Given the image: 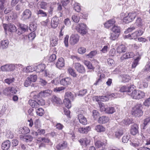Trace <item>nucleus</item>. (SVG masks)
Here are the masks:
<instances>
[{
  "instance_id": "nucleus-1",
  "label": "nucleus",
  "mask_w": 150,
  "mask_h": 150,
  "mask_svg": "<svg viewBox=\"0 0 150 150\" xmlns=\"http://www.w3.org/2000/svg\"><path fill=\"white\" fill-rule=\"evenodd\" d=\"M137 14L136 11L129 13L128 14L123 13L120 14V18L123 22L129 23L134 20Z\"/></svg>"
},
{
  "instance_id": "nucleus-2",
  "label": "nucleus",
  "mask_w": 150,
  "mask_h": 150,
  "mask_svg": "<svg viewBox=\"0 0 150 150\" xmlns=\"http://www.w3.org/2000/svg\"><path fill=\"white\" fill-rule=\"evenodd\" d=\"M133 85V89L129 93V95L133 99L139 100L144 98L145 96V93L140 90H137L134 88Z\"/></svg>"
},
{
  "instance_id": "nucleus-3",
  "label": "nucleus",
  "mask_w": 150,
  "mask_h": 150,
  "mask_svg": "<svg viewBox=\"0 0 150 150\" xmlns=\"http://www.w3.org/2000/svg\"><path fill=\"white\" fill-rule=\"evenodd\" d=\"M142 105L141 103H138L132 107L131 111L132 114L136 117H140L143 115L142 111Z\"/></svg>"
},
{
  "instance_id": "nucleus-4",
  "label": "nucleus",
  "mask_w": 150,
  "mask_h": 150,
  "mask_svg": "<svg viewBox=\"0 0 150 150\" xmlns=\"http://www.w3.org/2000/svg\"><path fill=\"white\" fill-rule=\"evenodd\" d=\"M3 27L6 33L7 31L12 33L16 30V27L13 24L11 23L8 24H4Z\"/></svg>"
},
{
  "instance_id": "nucleus-5",
  "label": "nucleus",
  "mask_w": 150,
  "mask_h": 150,
  "mask_svg": "<svg viewBox=\"0 0 150 150\" xmlns=\"http://www.w3.org/2000/svg\"><path fill=\"white\" fill-rule=\"evenodd\" d=\"M52 92V91L49 89L42 91L39 93L38 95H34L33 96V98H38V96L45 97L50 96Z\"/></svg>"
},
{
  "instance_id": "nucleus-6",
  "label": "nucleus",
  "mask_w": 150,
  "mask_h": 150,
  "mask_svg": "<svg viewBox=\"0 0 150 150\" xmlns=\"http://www.w3.org/2000/svg\"><path fill=\"white\" fill-rule=\"evenodd\" d=\"M76 30L77 31L82 35H84L86 33V25L83 23H80L77 26Z\"/></svg>"
},
{
  "instance_id": "nucleus-7",
  "label": "nucleus",
  "mask_w": 150,
  "mask_h": 150,
  "mask_svg": "<svg viewBox=\"0 0 150 150\" xmlns=\"http://www.w3.org/2000/svg\"><path fill=\"white\" fill-rule=\"evenodd\" d=\"M79 36L77 34H72L70 37L69 43L72 45L76 44L79 40Z\"/></svg>"
},
{
  "instance_id": "nucleus-8",
  "label": "nucleus",
  "mask_w": 150,
  "mask_h": 150,
  "mask_svg": "<svg viewBox=\"0 0 150 150\" xmlns=\"http://www.w3.org/2000/svg\"><path fill=\"white\" fill-rule=\"evenodd\" d=\"M32 15L31 11L29 9L25 10L23 13L22 16V19L26 20L30 19Z\"/></svg>"
},
{
  "instance_id": "nucleus-9",
  "label": "nucleus",
  "mask_w": 150,
  "mask_h": 150,
  "mask_svg": "<svg viewBox=\"0 0 150 150\" xmlns=\"http://www.w3.org/2000/svg\"><path fill=\"white\" fill-rule=\"evenodd\" d=\"M75 68L79 73H83L85 71V69L83 66L79 63L74 64Z\"/></svg>"
},
{
  "instance_id": "nucleus-10",
  "label": "nucleus",
  "mask_w": 150,
  "mask_h": 150,
  "mask_svg": "<svg viewBox=\"0 0 150 150\" xmlns=\"http://www.w3.org/2000/svg\"><path fill=\"white\" fill-rule=\"evenodd\" d=\"M72 80L70 77H66L61 79L60 81V83L65 86H67L71 84Z\"/></svg>"
},
{
  "instance_id": "nucleus-11",
  "label": "nucleus",
  "mask_w": 150,
  "mask_h": 150,
  "mask_svg": "<svg viewBox=\"0 0 150 150\" xmlns=\"http://www.w3.org/2000/svg\"><path fill=\"white\" fill-rule=\"evenodd\" d=\"M64 60L62 57L59 58L55 64L56 67L59 69L63 67L64 66Z\"/></svg>"
},
{
  "instance_id": "nucleus-12",
  "label": "nucleus",
  "mask_w": 150,
  "mask_h": 150,
  "mask_svg": "<svg viewBox=\"0 0 150 150\" xmlns=\"http://www.w3.org/2000/svg\"><path fill=\"white\" fill-rule=\"evenodd\" d=\"M133 89V85H131L129 86H123L121 87L120 88V91L122 92H127L129 95V93L130 91Z\"/></svg>"
},
{
  "instance_id": "nucleus-13",
  "label": "nucleus",
  "mask_w": 150,
  "mask_h": 150,
  "mask_svg": "<svg viewBox=\"0 0 150 150\" xmlns=\"http://www.w3.org/2000/svg\"><path fill=\"white\" fill-rule=\"evenodd\" d=\"M19 138L20 139L24 142H31L33 139V137L30 135H20Z\"/></svg>"
},
{
  "instance_id": "nucleus-14",
  "label": "nucleus",
  "mask_w": 150,
  "mask_h": 150,
  "mask_svg": "<svg viewBox=\"0 0 150 150\" xmlns=\"http://www.w3.org/2000/svg\"><path fill=\"white\" fill-rule=\"evenodd\" d=\"M134 55V54L132 52H129L124 54L120 57V59L122 61L125 59H128L129 58L133 57Z\"/></svg>"
},
{
  "instance_id": "nucleus-15",
  "label": "nucleus",
  "mask_w": 150,
  "mask_h": 150,
  "mask_svg": "<svg viewBox=\"0 0 150 150\" xmlns=\"http://www.w3.org/2000/svg\"><path fill=\"white\" fill-rule=\"evenodd\" d=\"M9 44V41L8 40H0V49L4 50L7 48Z\"/></svg>"
},
{
  "instance_id": "nucleus-16",
  "label": "nucleus",
  "mask_w": 150,
  "mask_h": 150,
  "mask_svg": "<svg viewBox=\"0 0 150 150\" xmlns=\"http://www.w3.org/2000/svg\"><path fill=\"white\" fill-rule=\"evenodd\" d=\"M139 127L138 125L134 124L131 126L130 130V133L133 135H135L138 132Z\"/></svg>"
},
{
  "instance_id": "nucleus-17",
  "label": "nucleus",
  "mask_w": 150,
  "mask_h": 150,
  "mask_svg": "<svg viewBox=\"0 0 150 150\" xmlns=\"http://www.w3.org/2000/svg\"><path fill=\"white\" fill-rule=\"evenodd\" d=\"M79 141L81 145L87 146L90 144L91 141L90 139L85 138L81 139Z\"/></svg>"
},
{
  "instance_id": "nucleus-18",
  "label": "nucleus",
  "mask_w": 150,
  "mask_h": 150,
  "mask_svg": "<svg viewBox=\"0 0 150 150\" xmlns=\"http://www.w3.org/2000/svg\"><path fill=\"white\" fill-rule=\"evenodd\" d=\"M51 101L54 105L57 106L60 105L62 103L61 99L55 96H54L52 97Z\"/></svg>"
},
{
  "instance_id": "nucleus-19",
  "label": "nucleus",
  "mask_w": 150,
  "mask_h": 150,
  "mask_svg": "<svg viewBox=\"0 0 150 150\" xmlns=\"http://www.w3.org/2000/svg\"><path fill=\"white\" fill-rule=\"evenodd\" d=\"M144 32L143 30H138L135 31L131 34L132 39H136L137 37L142 35Z\"/></svg>"
},
{
  "instance_id": "nucleus-20",
  "label": "nucleus",
  "mask_w": 150,
  "mask_h": 150,
  "mask_svg": "<svg viewBox=\"0 0 150 150\" xmlns=\"http://www.w3.org/2000/svg\"><path fill=\"white\" fill-rule=\"evenodd\" d=\"M59 23V20L57 17H53L51 21V25L52 27L53 28H56Z\"/></svg>"
},
{
  "instance_id": "nucleus-21",
  "label": "nucleus",
  "mask_w": 150,
  "mask_h": 150,
  "mask_svg": "<svg viewBox=\"0 0 150 150\" xmlns=\"http://www.w3.org/2000/svg\"><path fill=\"white\" fill-rule=\"evenodd\" d=\"M11 146V142L7 140L3 142L1 145V148L3 150H8Z\"/></svg>"
},
{
  "instance_id": "nucleus-22",
  "label": "nucleus",
  "mask_w": 150,
  "mask_h": 150,
  "mask_svg": "<svg viewBox=\"0 0 150 150\" xmlns=\"http://www.w3.org/2000/svg\"><path fill=\"white\" fill-rule=\"evenodd\" d=\"M91 128L90 126L85 127H80L78 128V131L81 133L87 134L90 130Z\"/></svg>"
},
{
  "instance_id": "nucleus-23",
  "label": "nucleus",
  "mask_w": 150,
  "mask_h": 150,
  "mask_svg": "<svg viewBox=\"0 0 150 150\" xmlns=\"http://www.w3.org/2000/svg\"><path fill=\"white\" fill-rule=\"evenodd\" d=\"M78 119L79 122L83 125H86L87 124V120L86 118L81 114L78 115Z\"/></svg>"
},
{
  "instance_id": "nucleus-24",
  "label": "nucleus",
  "mask_w": 150,
  "mask_h": 150,
  "mask_svg": "<svg viewBox=\"0 0 150 150\" xmlns=\"http://www.w3.org/2000/svg\"><path fill=\"white\" fill-rule=\"evenodd\" d=\"M30 131V130L28 127H24L20 128L18 132L20 134H25L28 133Z\"/></svg>"
},
{
  "instance_id": "nucleus-25",
  "label": "nucleus",
  "mask_w": 150,
  "mask_h": 150,
  "mask_svg": "<svg viewBox=\"0 0 150 150\" xmlns=\"http://www.w3.org/2000/svg\"><path fill=\"white\" fill-rule=\"evenodd\" d=\"M120 76L121 77V81L122 82L125 83L128 82L131 80L130 77L127 74L121 75Z\"/></svg>"
},
{
  "instance_id": "nucleus-26",
  "label": "nucleus",
  "mask_w": 150,
  "mask_h": 150,
  "mask_svg": "<svg viewBox=\"0 0 150 150\" xmlns=\"http://www.w3.org/2000/svg\"><path fill=\"white\" fill-rule=\"evenodd\" d=\"M109 120V118L105 116H103L100 117L98 121V122L100 124H105L107 123Z\"/></svg>"
},
{
  "instance_id": "nucleus-27",
  "label": "nucleus",
  "mask_w": 150,
  "mask_h": 150,
  "mask_svg": "<svg viewBox=\"0 0 150 150\" xmlns=\"http://www.w3.org/2000/svg\"><path fill=\"white\" fill-rule=\"evenodd\" d=\"M67 144L66 142H63L58 144L56 146V148L58 150L65 149L67 147Z\"/></svg>"
},
{
  "instance_id": "nucleus-28",
  "label": "nucleus",
  "mask_w": 150,
  "mask_h": 150,
  "mask_svg": "<svg viewBox=\"0 0 150 150\" xmlns=\"http://www.w3.org/2000/svg\"><path fill=\"white\" fill-rule=\"evenodd\" d=\"M115 21L114 19H112L109 20L106 22L104 24V26L107 28H109V27L115 23Z\"/></svg>"
},
{
  "instance_id": "nucleus-29",
  "label": "nucleus",
  "mask_w": 150,
  "mask_h": 150,
  "mask_svg": "<svg viewBox=\"0 0 150 150\" xmlns=\"http://www.w3.org/2000/svg\"><path fill=\"white\" fill-rule=\"evenodd\" d=\"M95 130L98 132H104L105 129V127L102 125H98L96 126L95 128Z\"/></svg>"
},
{
  "instance_id": "nucleus-30",
  "label": "nucleus",
  "mask_w": 150,
  "mask_h": 150,
  "mask_svg": "<svg viewBox=\"0 0 150 150\" xmlns=\"http://www.w3.org/2000/svg\"><path fill=\"white\" fill-rule=\"evenodd\" d=\"M133 122V120L132 118H125L122 121V123L124 125H128Z\"/></svg>"
},
{
  "instance_id": "nucleus-31",
  "label": "nucleus",
  "mask_w": 150,
  "mask_h": 150,
  "mask_svg": "<svg viewBox=\"0 0 150 150\" xmlns=\"http://www.w3.org/2000/svg\"><path fill=\"white\" fill-rule=\"evenodd\" d=\"M134 24L137 27H140L144 24V22L140 18L138 17L136 19Z\"/></svg>"
},
{
  "instance_id": "nucleus-32",
  "label": "nucleus",
  "mask_w": 150,
  "mask_h": 150,
  "mask_svg": "<svg viewBox=\"0 0 150 150\" xmlns=\"http://www.w3.org/2000/svg\"><path fill=\"white\" fill-rule=\"evenodd\" d=\"M35 68L34 67L32 66H27L26 68L23 69V71L26 72H30L35 71Z\"/></svg>"
},
{
  "instance_id": "nucleus-33",
  "label": "nucleus",
  "mask_w": 150,
  "mask_h": 150,
  "mask_svg": "<svg viewBox=\"0 0 150 150\" xmlns=\"http://www.w3.org/2000/svg\"><path fill=\"white\" fill-rule=\"evenodd\" d=\"M29 105L33 108H36L39 107V105L37 102L33 100H30L29 101Z\"/></svg>"
},
{
  "instance_id": "nucleus-34",
  "label": "nucleus",
  "mask_w": 150,
  "mask_h": 150,
  "mask_svg": "<svg viewBox=\"0 0 150 150\" xmlns=\"http://www.w3.org/2000/svg\"><path fill=\"white\" fill-rule=\"evenodd\" d=\"M64 104L65 107L68 109L71 108V102L68 98H65L64 99Z\"/></svg>"
},
{
  "instance_id": "nucleus-35",
  "label": "nucleus",
  "mask_w": 150,
  "mask_h": 150,
  "mask_svg": "<svg viewBox=\"0 0 150 150\" xmlns=\"http://www.w3.org/2000/svg\"><path fill=\"white\" fill-rule=\"evenodd\" d=\"M126 50V47L123 45H121L119 46L117 49V52L121 53L125 52Z\"/></svg>"
},
{
  "instance_id": "nucleus-36",
  "label": "nucleus",
  "mask_w": 150,
  "mask_h": 150,
  "mask_svg": "<svg viewBox=\"0 0 150 150\" xmlns=\"http://www.w3.org/2000/svg\"><path fill=\"white\" fill-rule=\"evenodd\" d=\"M142 141L141 140H139L137 142L134 141L130 143L131 145L134 147H136L141 146L142 144Z\"/></svg>"
},
{
  "instance_id": "nucleus-37",
  "label": "nucleus",
  "mask_w": 150,
  "mask_h": 150,
  "mask_svg": "<svg viewBox=\"0 0 150 150\" xmlns=\"http://www.w3.org/2000/svg\"><path fill=\"white\" fill-rule=\"evenodd\" d=\"M8 2L7 0H1L0 1V8L2 9L8 6Z\"/></svg>"
},
{
  "instance_id": "nucleus-38",
  "label": "nucleus",
  "mask_w": 150,
  "mask_h": 150,
  "mask_svg": "<svg viewBox=\"0 0 150 150\" xmlns=\"http://www.w3.org/2000/svg\"><path fill=\"white\" fill-rule=\"evenodd\" d=\"M58 41V38L56 36H54L52 37V39L50 41V45L52 46H56L57 44Z\"/></svg>"
},
{
  "instance_id": "nucleus-39",
  "label": "nucleus",
  "mask_w": 150,
  "mask_h": 150,
  "mask_svg": "<svg viewBox=\"0 0 150 150\" xmlns=\"http://www.w3.org/2000/svg\"><path fill=\"white\" fill-rule=\"evenodd\" d=\"M106 109L105 113L108 114H112L115 111V108L112 107H107Z\"/></svg>"
},
{
  "instance_id": "nucleus-40",
  "label": "nucleus",
  "mask_w": 150,
  "mask_h": 150,
  "mask_svg": "<svg viewBox=\"0 0 150 150\" xmlns=\"http://www.w3.org/2000/svg\"><path fill=\"white\" fill-rule=\"evenodd\" d=\"M83 63L88 69L92 70L94 69V67L93 66L92 64L89 61L85 60Z\"/></svg>"
},
{
  "instance_id": "nucleus-41",
  "label": "nucleus",
  "mask_w": 150,
  "mask_h": 150,
  "mask_svg": "<svg viewBox=\"0 0 150 150\" xmlns=\"http://www.w3.org/2000/svg\"><path fill=\"white\" fill-rule=\"evenodd\" d=\"M123 134V133L122 130L118 129L115 132L114 135L116 138L119 139Z\"/></svg>"
},
{
  "instance_id": "nucleus-42",
  "label": "nucleus",
  "mask_w": 150,
  "mask_h": 150,
  "mask_svg": "<svg viewBox=\"0 0 150 150\" xmlns=\"http://www.w3.org/2000/svg\"><path fill=\"white\" fill-rule=\"evenodd\" d=\"M17 18V14L16 13L12 12L8 17L9 19L11 20L12 21H14Z\"/></svg>"
},
{
  "instance_id": "nucleus-43",
  "label": "nucleus",
  "mask_w": 150,
  "mask_h": 150,
  "mask_svg": "<svg viewBox=\"0 0 150 150\" xmlns=\"http://www.w3.org/2000/svg\"><path fill=\"white\" fill-rule=\"evenodd\" d=\"M37 71L38 72L43 71L45 68V65L43 64H41L38 65L37 67Z\"/></svg>"
},
{
  "instance_id": "nucleus-44",
  "label": "nucleus",
  "mask_w": 150,
  "mask_h": 150,
  "mask_svg": "<svg viewBox=\"0 0 150 150\" xmlns=\"http://www.w3.org/2000/svg\"><path fill=\"white\" fill-rule=\"evenodd\" d=\"M45 133V130L44 129H38V130L37 132H33L32 134H35L36 136L38 135L43 134Z\"/></svg>"
},
{
  "instance_id": "nucleus-45",
  "label": "nucleus",
  "mask_w": 150,
  "mask_h": 150,
  "mask_svg": "<svg viewBox=\"0 0 150 150\" xmlns=\"http://www.w3.org/2000/svg\"><path fill=\"white\" fill-rule=\"evenodd\" d=\"M95 145L96 147L100 148H103V146H105V144L103 142L100 141H98L95 143Z\"/></svg>"
},
{
  "instance_id": "nucleus-46",
  "label": "nucleus",
  "mask_w": 150,
  "mask_h": 150,
  "mask_svg": "<svg viewBox=\"0 0 150 150\" xmlns=\"http://www.w3.org/2000/svg\"><path fill=\"white\" fill-rule=\"evenodd\" d=\"M3 93L5 95L11 96V94L10 89V87H7L4 89L3 91Z\"/></svg>"
},
{
  "instance_id": "nucleus-47",
  "label": "nucleus",
  "mask_w": 150,
  "mask_h": 150,
  "mask_svg": "<svg viewBox=\"0 0 150 150\" xmlns=\"http://www.w3.org/2000/svg\"><path fill=\"white\" fill-rule=\"evenodd\" d=\"M97 54V52L96 50L92 51L90 52L86 55V56L88 57V58H92L93 57L96 56Z\"/></svg>"
},
{
  "instance_id": "nucleus-48",
  "label": "nucleus",
  "mask_w": 150,
  "mask_h": 150,
  "mask_svg": "<svg viewBox=\"0 0 150 150\" xmlns=\"http://www.w3.org/2000/svg\"><path fill=\"white\" fill-rule=\"evenodd\" d=\"M14 81L15 79L14 78H10L5 79L4 82L8 85H10Z\"/></svg>"
},
{
  "instance_id": "nucleus-49",
  "label": "nucleus",
  "mask_w": 150,
  "mask_h": 150,
  "mask_svg": "<svg viewBox=\"0 0 150 150\" xmlns=\"http://www.w3.org/2000/svg\"><path fill=\"white\" fill-rule=\"evenodd\" d=\"M80 17L77 14H74L72 16V19L74 22L78 23L79 21Z\"/></svg>"
},
{
  "instance_id": "nucleus-50",
  "label": "nucleus",
  "mask_w": 150,
  "mask_h": 150,
  "mask_svg": "<svg viewBox=\"0 0 150 150\" xmlns=\"http://www.w3.org/2000/svg\"><path fill=\"white\" fill-rule=\"evenodd\" d=\"M37 114L40 116H42L44 113V110L42 108H39L36 110Z\"/></svg>"
},
{
  "instance_id": "nucleus-51",
  "label": "nucleus",
  "mask_w": 150,
  "mask_h": 150,
  "mask_svg": "<svg viewBox=\"0 0 150 150\" xmlns=\"http://www.w3.org/2000/svg\"><path fill=\"white\" fill-rule=\"evenodd\" d=\"M36 24L34 23H31L29 26L30 30L33 32H34L36 30L37 28Z\"/></svg>"
},
{
  "instance_id": "nucleus-52",
  "label": "nucleus",
  "mask_w": 150,
  "mask_h": 150,
  "mask_svg": "<svg viewBox=\"0 0 150 150\" xmlns=\"http://www.w3.org/2000/svg\"><path fill=\"white\" fill-rule=\"evenodd\" d=\"M37 14L39 16L42 17H46L47 15V13L41 10L37 11Z\"/></svg>"
},
{
  "instance_id": "nucleus-53",
  "label": "nucleus",
  "mask_w": 150,
  "mask_h": 150,
  "mask_svg": "<svg viewBox=\"0 0 150 150\" xmlns=\"http://www.w3.org/2000/svg\"><path fill=\"white\" fill-rule=\"evenodd\" d=\"M28 26L27 25L25 24H21L20 25V30L23 33L25 32L28 29Z\"/></svg>"
},
{
  "instance_id": "nucleus-54",
  "label": "nucleus",
  "mask_w": 150,
  "mask_h": 150,
  "mask_svg": "<svg viewBox=\"0 0 150 150\" xmlns=\"http://www.w3.org/2000/svg\"><path fill=\"white\" fill-rule=\"evenodd\" d=\"M99 104L100 111L101 112L105 111V112L107 107H106L102 103L100 102Z\"/></svg>"
},
{
  "instance_id": "nucleus-55",
  "label": "nucleus",
  "mask_w": 150,
  "mask_h": 150,
  "mask_svg": "<svg viewBox=\"0 0 150 150\" xmlns=\"http://www.w3.org/2000/svg\"><path fill=\"white\" fill-rule=\"evenodd\" d=\"M74 96L73 93L69 92L66 93L65 96V98H68L69 99H70L73 100L74 98Z\"/></svg>"
},
{
  "instance_id": "nucleus-56",
  "label": "nucleus",
  "mask_w": 150,
  "mask_h": 150,
  "mask_svg": "<svg viewBox=\"0 0 150 150\" xmlns=\"http://www.w3.org/2000/svg\"><path fill=\"white\" fill-rule=\"evenodd\" d=\"M74 10L77 12H79L81 8L79 4L75 3L74 4Z\"/></svg>"
},
{
  "instance_id": "nucleus-57",
  "label": "nucleus",
  "mask_w": 150,
  "mask_h": 150,
  "mask_svg": "<svg viewBox=\"0 0 150 150\" xmlns=\"http://www.w3.org/2000/svg\"><path fill=\"white\" fill-rule=\"evenodd\" d=\"M112 30L113 33H119L120 32V28L117 26L114 25L112 28Z\"/></svg>"
},
{
  "instance_id": "nucleus-58",
  "label": "nucleus",
  "mask_w": 150,
  "mask_h": 150,
  "mask_svg": "<svg viewBox=\"0 0 150 150\" xmlns=\"http://www.w3.org/2000/svg\"><path fill=\"white\" fill-rule=\"evenodd\" d=\"M140 59V57H138L134 59V61L133 62L132 65V68H134L136 67L138 64V62Z\"/></svg>"
},
{
  "instance_id": "nucleus-59",
  "label": "nucleus",
  "mask_w": 150,
  "mask_h": 150,
  "mask_svg": "<svg viewBox=\"0 0 150 150\" xmlns=\"http://www.w3.org/2000/svg\"><path fill=\"white\" fill-rule=\"evenodd\" d=\"M110 45L107 43L106 45L104 46L101 50V52L103 53H106L108 51V49L110 48Z\"/></svg>"
},
{
  "instance_id": "nucleus-60",
  "label": "nucleus",
  "mask_w": 150,
  "mask_h": 150,
  "mask_svg": "<svg viewBox=\"0 0 150 150\" xmlns=\"http://www.w3.org/2000/svg\"><path fill=\"white\" fill-rule=\"evenodd\" d=\"M16 87H10L11 95V94H16L18 91Z\"/></svg>"
},
{
  "instance_id": "nucleus-61",
  "label": "nucleus",
  "mask_w": 150,
  "mask_h": 150,
  "mask_svg": "<svg viewBox=\"0 0 150 150\" xmlns=\"http://www.w3.org/2000/svg\"><path fill=\"white\" fill-rule=\"evenodd\" d=\"M130 139V136L126 134L124 135L122 138V142L124 143H127Z\"/></svg>"
},
{
  "instance_id": "nucleus-62",
  "label": "nucleus",
  "mask_w": 150,
  "mask_h": 150,
  "mask_svg": "<svg viewBox=\"0 0 150 150\" xmlns=\"http://www.w3.org/2000/svg\"><path fill=\"white\" fill-rule=\"evenodd\" d=\"M92 113V116L95 120L99 116V114L98 112L96 110H93Z\"/></svg>"
},
{
  "instance_id": "nucleus-63",
  "label": "nucleus",
  "mask_w": 150,
  "mask_h": 150,
  "mask_svg": "<svg viewBox=\"0 0 150 150\" xmlns=\"http://www.w3.org/2000/svg\"><path fill=\"white\" fill-rule=\"evenodd\" d=\"M118 34L115 33H111L110 37V38L112 40H115L118 37Z\"/></svg>"
},
{
  "instance_id": "nucleus-64",
  "label": "nucleus",
  "mask_w": 150,
  "mask_h": 150,
  "mask_svg": "<svg viewBox=\"0 0 150 150\" xmlns=\"http://www.w3.org/2000/svg\"><path fill=\"white\" fill-rule=\"evenodd\" d=\"M28 78L31 82H35L37 79V76L36 75H30Z\"/></svg>"
}]
</instances>
